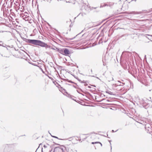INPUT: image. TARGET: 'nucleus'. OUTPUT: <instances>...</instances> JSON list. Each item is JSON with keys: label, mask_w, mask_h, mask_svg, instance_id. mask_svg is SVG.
Returning a JSON list of instances; mask_svg holds the SVG:
<instances>
[{"label": "nucleus", "mask_w": 152, "mask_h": 152, "mask_svg": "<svg viewBox=\"0 0 152 152\" xmlns=\"http://www.w3.org/2000/svg\"><path fill=\"white\" fill-rule=\"evenodd\" d=\"M64 55L65 56H68L70 53V51L68 49L66 48L64 49Z\"/></svg>", "instance_id": "4"}, {"label": "nucleus", "mask_w": 152, "mask_h": 152, "mask_svg": "<svg viewBox=\"0 0 152 152\" xmlns=\"http://www.w3.org/2000/svg\"><path fill=\"white\" fill-rule=\"evenodd\" d=\"M53 137L56 138H57V137Z\"/></svg>", "instance_id": "9"}, {"label": "nucleus", "mask_w": 152, "mask_h": 152, "mask_svg": "<svg viewBox=\"0 0 152 152\" xmlns=\"http://www.w3.org/2000/svg\"><path fill=\"white\" fill-rule=\"evenodd\" d=\"M59 52L61 54L64 55V50H59Z\"/></svg>", "instance_id": "6"}, {"label": "nucleus", "mask_w": 152, "mask_h": 152, "mask_svg": "<svg viewBox=\"0 0 152 152\" xmlns=\"http://www.w3.org/2000/svg\"><path fill=\"white\" fill-rule=\"evenodd\" d=\"M100 143V144H101V143L99 142H92V144H96V143Z\"/></svg>", "instance_id": "7"}, {"label": "nucleus", "mask_w": 152, "mask_h": 152, "mask_svg": "<svg viewBox=\"0 0 152 152\" xmlns=\"http://www.w3.org/2000/svg\"><path fill=\"white\" fill-rule=\"evenodd\" d=\"M39 40L29 39L28 42L29 43L37 45Z\"/></svg>", "instance_id": "3"}, {"label": "nucleus", "mask_w": 152, "mask_h": 152, "mask_svg": "<svg viewBox=\"0 0 152 152\" xmlns=\"http://www.w3.org/2000/svg\"><path fill=\"white\" fill-rule=\"evenodd\" d=\"M69 140L72 141L73 144H76L81 141L80 137L78 136H75L72 138H70Z\"/></svg>", "instance_id": "1"}, {"label": "nucleus", "mask_w": 152, "mask_h": 152, "mask_svg": "<svg viewBox=\"0 0 152 152\" xmlns=\"http://www.w3.org/2000/svg\"><path fill=\"white\" fill-rule=\"evenodd\" d=\"M37 45L40 46L41 47H47L48 46L47 44L42 42L40 40L38 41V43Z\"/></svg>", "instance_id": "2"}, {"label": "nucleus", "mask_w": 152, "mask_h": 152, "mask_svg": "<svg viewBox=\"0 0 152 152\" xmlns=\"http://www.w3.org/2000/svg\"><path fill=\"white\" fill-rule=\"evenodd\" d=\"M53 152H63V150L60 148L56 147L54 149Z\"/></svg>", "instance_id": "5"}, {"label": "nucleus", "mask_w": 152, "mask_h": 152, "mask_svg": "<svg viewBox=\"0 0 152 152\" xmlns=\"http://www.w3.org/2000/svg\"><path fill=\"white\" fill-rule=\"evenodd\" d=\"M63 90L64 91H65V90L64 89H63Z\"/></svg>", "instance_id": "8"}]
</instances>
